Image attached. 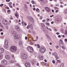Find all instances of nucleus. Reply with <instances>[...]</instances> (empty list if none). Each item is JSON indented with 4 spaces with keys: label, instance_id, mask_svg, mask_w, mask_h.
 Returning a JSON list of instances; mask_svg holds the SVG:
<instances>
[{
    "label": "nucleus",
    "instance_id": "obj_5",
    "mask_svg": "<svg viewBox=\"0 0 67 67\" xmlns=\"http://www.w3.org/2000/svg\"><path fill=\"white\" fill-rule=\"evenodd\" d=\"M3 23L5 25H7L8 24V22L6 20L4 19L3 20Z\"/></svg>",
    "mask_w": 67,
    "mask_h": 67
},
{
    "label": "nucleus",
    "instance_id": "obj_51",
    "mask_svg": "<svg viewBox=\"0 0 67 67\" xmlns=\"http://www.w3.org/2000/svg\"><path fill=\"white\" fill-rule=\"evenodd\" d=\"M60 3L61 4H64V3H63V2H60Z\"/></svg>",
    "mask_w": 67,
    "mask_h": 67
},
{
    "label": "nucleus",
    "instance_id": "obj_17",
    "mask_svg": "<svg viewBox=\"0 0 67 67\" xmlns=\"http://www.w3.org/2000/svg\"><path fill=\"white\" fill-rule=\"evenodd\" d=\"M5 57L7 59H9L10 58V57L9 55H6L5 56Z\"/></svg>",
    "mask_w": 67,
    "mask_h": 67
},
{
    "label": "nucleus",
    "instance_id": "obj_33",
    "mask_svg": "<svg viewBox=\"0 0 67 67\" xmlns=\"http://www.w3.org/2000/svg\"><path fill=\"white\" fill-rule=\"evenodd\" d=\"M57 21L58 22V23H59V22H60V20L59 19H58L57 20Z\"/></svg>",
    "mask_w": 67,
    "mask_h": 67
},
{
    "label": "nucleus",
    "instance_id": "obj_39",
    "mask_svg": "<svg viewBox=\"0 0 67 67\" xmlns=\"http://www.w3.org/2000/svg\"><path fill=\"white\" fill-rule=\"evenodd\" d=\"M64 12L65 13H67V9H66L65 10Z\"/></svg>",
    "mask_w": 67,
    "mask_h": 67
},
{
    "label": "nucleus",
    "instance_id": "obj_45",
    "mask_svg": "<svg viewBox=\"0 0 67 67\" xmlns=\"http://www.w3.org/2000/svg\"><path fill=\"white\" fill-rule=\"evenodd\" d=\"M13 7H15V4L14 3H13Z\"/></svg>",
    "mask_w": 67,
    "mask_h": 67
},
{
    "label": "nucleus",
    "instance_id": "obj_27",
    "mask_svg": "<svg viewBox=\"0 0 67 67\" xmlns=\"http://www.w3.org/2000/svg\"><path fill=\"white\" fill-rule=\"evenodd\" d=\"M46 37H47L48 38V39L49 38V37H50V36L49 35H48L47 34H46Z\"/></svg>",
    "mask_w": 67,
    "mask_h": 67
},
{
    "label": "nucleus",
    "instance_id": "obj_61",
    "mask_svg": "<svg viewBox=\"0 0 67 67\" xmlns=\"http://www.w3.org/2000/svg\"><path fill=\"white\" fill-rule=\"evenodd\" d=\"M60 37H61L60 35H59L58 36V37H59V38H60Z\"/></svg>",
    "mask_w": 67,
    "mask_h": 67
},
{
    "label": "nucleus",
    "instance_id": "obj_18",
    "mask_svg": "<svg viewBox=\"0 0 67 67\" xmlns=\"http://www.w3.org/2000/svg\"><path fill=\"white\" fill-rule=\"evenodd\" d=\"M29 18L30 19L32 22L34 21V19H33V18L31 16H29Z\"/></svg>",
    "mask_w": 67,
    "mask_h": 67
},
{
    "label": "nucleus",
    "instance_id": "obj_15",
    "mask_svg": "<svg viewBox=\"0 0 67 67\" xmlns=\"http://www.w3.org/2000/svg\"><path fill=\"white\" fill-rule=\"evenodd\" d=\"M4 52V49L3 48L0 49V54H2Z\"/></svg>",
    "mask_w": 67,
    "mask_h": 67
},
{
    "label": "nucleus",
    "instance_id": "obj_46",
    "mask_svg": "<svg viewBox=\"0 0 67 67\" xmlns=\"http://www.w3.org/2000/svg\"><path fill=\"white\" fill-rule=\"evenodd\" d=\"M56 48H58V47H59V46H56Z\"/></svg>",
    "mask_w": 67,
    "mask_h": 67
},
{
    "label": "nucleus",
    "instance_id": "obj_25",
    "mask_svg": "<svg viewBox=\"0 0 67 67\" xmlns=\"http://www.w3.org/2000/svg\"><path fill=\"white\" fill-rule=\"evenodd\" d=\"M3 58V55H2L0 54V60Z\"/></svg>",
    "mask_w": 67,
    "mask_h": 67
},
{
    "label": "nucleus",
    "instance_id": "obj_48",
    "mask_svg": "<svg viewBox=\"0 0 67 67\" xmlns=\"http://www.w3.org/2000/svg\"><path fill=\"white\" fill-rule=\"evenodd\" d=\"M28 32L29 33H31V30H29L28 31Z\"/></svg>",
    "mask_w": 67,
    "mask_h": 67
},
{
    "label": "nucleus",
    "instance_id": "obj_57",
    "mask_svg": "<svg viewBox=\"0 0 67 67\" xmlns=\"http://www.w3.org/2000/svg\"><path fill=\"white\" fill-rule=\"evenodd\" d=\"M62 48L63 49H65V47L64 46L62 47Z\"/></svg>",
    "mask_w": 67,
    "mask_h": 67
},
{
    "label": "nucleus",
    "instance_id": "obj_1",
    "mask_svg": "<svg viewBox=\"0 0 67 67\" xmlns=\"http://www.w3.org/2000/svg\"><path fill=\"white\" fill-rule=\"evenodd\" d=\"M10 50L12 52H15L17 50V47L16 46H13L10 47Z\"/></svg>",
    "mask_w": 67,
    "mask_h": 67
},
{
    "label": "nucleus",
    "instance_id": "obj_9",
    "mask_svg": "<svg viewBox=\"0 0 67 67\" xmlns=\"http://www.w3.org/2000/svg\"><path fill=\"white\" fill-rule=\"evenodd\" d=\"M25 65L26 67H29L31 66V64L29 63H25Z\"/></svg>",
    "mask_w": 67,
    "mask_h": 67
},
{
    "label": "nucleus",
    "instance_id": "obj_23",
    "mask_svg": "<svg viewBox=\"0 0 67 67\" xmlns=\"http://www.w3.org/2000/svg\"><path fill=\"white\" fill-rule=\"evenodd\" d=\"M59 45L60 46V47H62V46H63V43H62L60 42L59 43Z\"/></svg>",
    "mask_w": 67,
    "mask_h": 67
},
{
    "label": "nucleus",
    "instance_id": "obj_55",
    "mask_svg": "<svg viewBox=\"0 0 67 67\" xmlns=\"http://www.w3.org/2000/svg\"><path fill=\"white\" fill-rule=\"evenodd\" d=\"M54 30L55 31H57V29L56 28H55L54 29Z\"/></svg>",
    "mask_w": 67,
    "mask_h": 67
},
{
    "label": "nucleus",
    "instance_id": "obj_32",
    "mask_svg": "<svg viewBox=\"0 0 67 67\" xmlns=\"http://www.w3.org/2000/svg\"><path fill=\"white\" fill-rule=\"evenodd\" d=\"M0 67H5V66L1 64L0 65Z\"/></svg>",
    "mask_w": 67,
    "mask_h": 67
},
{
    "label": "nucleus",
    "instance_id": "obj_3",
    "mask_svg": "<svg viewBox=\"0 0 67 67\" xmlns=\"http://www.w3.org/2000/svg\"><path fill=\"white\" fill-rule=\"evenodd\" d=\"M27 49L28 51L31 53H32V52H33V51H34L33 48L30 46L27 47Z\"/></svg>",
    "mask_w": 67,
    "mask_h": 67
},
{
    "label": "nucleus",
    "instance_id": "obj_42",
    "mask_svg": "<svg viewBox=\"0 0 67 67\" xmlns=\"http://www.w3.org/2000/svg\"><path fill=\"white\" fill-rule=\"evenodd\" d=\"M52 62L53 64H55V60H53Z\"/></svg>",
    "mask_w": 67,
    "mask_h": 67
},
{
    "label": "nucleus",
    "instance_id": "obj_20",
    "mask_svg": "<svg viewBox=\"0 0 67 67\" xmlns=\"http://www.w3.org/2000/svg\"><path fill=\"white\" fill-rule=\"evenodd\" d=\"M12 3H9V6L11 8H12L13 7H12Z\"/></svg>",
    "mask_w": 67,
    "mask_h": 67
},
{
    "label": "nucleus",
    "instance_id": "obj_8",
    "mask_svg": "<svg viewBox=\"0 0 67 67\" xmlns=\"http://www.w3.org/2000/svg\"><path fill=\"white\" fill-rule=\"evenodd\" d=\"M1 64L4 65H6L7 64V61L5 60H3L1 61Z\"/></svg>",
    "mask_w": 67,
    "mask_h": 67
},
{
    "label": "nucleus",
    "instance_id": "obj_56",
    "mask_svg": "<svg viewBox=\"0 0 67 67\" xmlns=\"http://www.w3.org/2000/svg\"><path fill=\"white\" fill-rule=\"evenodd\" d=\"M36 40H37V39H38V36H36Z\"/></svg>",
    "mask_w": 67,
    "mask_h": 67
},
{
    "label": "nucleus",
    "instance_id": "obj_62",
    "mask_svg": "<svg viewBox=\"0 0 67 67\" xmlns=\"http://www.w3.org/2000/svg\"><path fill=\"white\" fill-rule=\"evenodd\" d=\"M0 31L1 32L2 31V29H0Z\"/></svg>",
    "mask_w": 67,
    "mask_h": 67
},
{
    "label": "nucleus",
    "instance_id": "obj_16",
    "mask_svg": "<svg viewBox=\"0 0 67 67\" xmlns=\"http://www.w3.org/2000/svg\"><path fill=\"white\" fill-rule=\"evenodd\" d=\"M19 44L20 46H22L23 45V42L20 41L19 42Z\"/></svg>",
    "mask_w": 67,
    "mask_h": 67
},
{
    "label": "nucleus",
    "instance_id": "obj_53",
    "mask_svg": "<svg viewBox=\"0 0 67 67\" xmlns=\"http://www.w3.org/2000/svg\"><path fill=\"white\" fill-rule=\"evenodd\" d=\"M36 10V9L35 8H34L33 9V10H34V11H35Z\"/></svg>",
    "mask_w": 67,
    "mask_h": 67
},
{
    "label": "nucleus",
    "instance_id": "obj_21",
    "mask_svg": "<svg viewBox=\"0 0 67 67\" xmlns=\"http://www.w3.org/2000/svg\"><path fill=\"white\" fill-rule=\"evenodd\" d=\"M52 55L55 56H57V55H58V54L56 53H52Z\"/></svg>",
    "mask_w": 67,
    "mask_h": 67
},
{
    "label": "nucleus",
    "instance_id": "obj_59",
    "mask_svg": "<svg viewBox=\"0 0 67 67\" xmlns=\"http://www.w3.org/2000/svg\"><path fill=\"white\" fill-rule=\"evenodd\" d=\"M65 42H67V39H65Z\"/></svg>",
    "mask_w": 67,
    "mask_h": 67
},
{
    "label": "nucleus",
    "instance_id": "obj_47",
    "mask_svg": "<svg viewBox=\"0 0 67 67\" xmlns=\"http://www.w3.org/2000/svg\"><path fill=\"white\" fill-rule=\"evenodd\" d=\"M42 22H45V20L44 19L42 20Z\"/></svg>",
    "mask_w": 67,
    "mask_h": 67
},
{
    "label": "nucleus",
    "instance_id": "obj_35",
    "mask_svg": "<svg viewBox=\"0 0 67 67\" xmlns=\"http://www.w3.org/2000/svg\"><path fill=\"white\" fill-rule=\"evenodd\" d=\"M31 3L33 4H35V2H34V1H31Z\"/></svg>",
    "mask_w": 67,
    "mask_h": 67
},
{
    "label": "nucleus",
    "instance_id": "obj_22",
    "mask_svg": "<svg viewBox=\"0 0 67 67\" xmlns=\"http://www.w3.org/2000/svg\"><path fill=\"white\" fill-rule=\"evenodd\" d=\"M24 23V24L25 25V26H26V25H27V24H26V23L25 22L24 23V22L23 21L22 23H21V24L22 25H23V26H24V25H23V24Z\"/></svg>",
    "mask_w": 67,
    "mask_h": 67
},
{
    "label": "nucleus",
    "instance_id": "obj_2",
    "mask_svg": "<svg viewBox=\"0 0 67 67\" xmlns=\"http://www.w3.org/2000/svg\"><path fill=\"white\" fill-rule=\"evenodd\" d=\"M46 48L44 47H42L40 49V51L41 53H44L46 51Z\"/></svg>",
    "mask_w": 67,
    "mask_h": 67
},
{
    "label": "nucleus",
    "instance_id": "obj_37",
    "mask_svg": "<svg viewBox=\"0 0 67 67\" xmlns=\"http://www.w3.org/2000/svg\"><path fill=\"white\" fill-rule=\"evenodd\" d=\"M0 26H1V27L3 28V26L2 25V24L1 23H0Z\"/></svg>",
    "mask_w": 67,
    "mask_h": 67
},
{
    "label": "nucleus",
    "instance_id": "obj_6",
    "mask_svg": "<svg viewBox=\"0 0 67 67\" xmlns=\"http://www.w3.org/2000/svg\"><path fill=\"white\" fill-rule=\"evenodd\" d=\"M5 47L6 48H9V46L8 45V41L6 40H5Z\"/></svg>",
    "mask_w": 67,
    "mask_h": 67
},
{
    "label": "nucleus",
    "instance_id": "obj_38",
    "mask_svg": "<svg viewBox=\"0 0 67 67\" xmlns=\"http://www.w3.org/2000/svg\"><path fill=\"white\" fill-rule=\"evenodd\" d=\"M46 29H48V30H49V31H51V29H48V27H46Z\"/></svg>",
    "mask_w": 67,
    "mask_h": 67
},
{
    "label": "nucleus",
    "instance_id": "obj_43",
    "mask_svg": "<svg viewBox=\"0 0 67 67\" xmlns=\"http://www.w3.org/2000/svg\"><path fill=\"white\" fill-rule=\"evenodd\" d=\"M43 16H41L40 17V19L41 20L42 19H43Z\"/></svg>",
    "mask_w": 67,
    "mask_h": 67
},
{
    "label": "nucleus",
    "instance_id": "obj_14",
    "mask_svg": "<svg viewBox=\"0 0 67 67\" xmlns=\"http://www.w3.org/2000/svg\"><path fill=\"white\" fill-rule=\"evenodd\" d=\"M45 9L47 11V12H50V9L48 8V7H46Z\"/></svg>",
    "mask_w": 67,
    "mask_h": 67
},
{
    "label": "nucleus",
    "instance_id": "obj_30",
    "mask_svg": "<svg viewBox=\"0 0 67 67\" xmlns=\"http://www.w3.org/2000/svg\"><path fill=\"white\" fill-rule=\"evenodd\" d=\"M65 34L66 35L67 34V29H66L65 30Z\"/></svg>",
    "mask_w": 67,
    "mask_h": 67
},
{
    "label": "nucleus",
    "instance_id": "obj_13",
    "mask_svg": "<svg viewBox=\"0 0 67 67\" xmlns=\"http://www.w3.org/2000/svg\"><path fill=\"white\" fill-rule=\"evenodd\" d=\"M15 30L17 31H19L20 29V28L18 26H16L15 27Z\"/></svg>",
    "mask_w": 67,
    "mask_h": 67
},
{
    "label": "nucleus",
    "instance_id": "obj_58",
    "mask_svg": "<svg viewBox=\"0 0 67 67\" xmlns=\"http://www.w3.org/2000/svg\"><path fill=\"white\" fill-rule=\"evenodd\" d=\"M10 10H7V12H10Z\"/></svg>",
    "mask_w": 67,
    "mask_h": 67
},
{
    "label": "nucleus",
    "instance_id": "obj_4",
    "mask_svg": "<svg viewBox=\"0 0 67 67\" xmlns=\"http://www.w3.org/2000/svg\"><path fill=\"white\" fill-rule=\"evenodd\" d=\"M27 29H29L30 28L31 30H33V25L32 24H30V23L28 24V25L27 27Z\"/></svg>",
    "mask_w": 67,
    "mask_h": 67
},
{
    "label": "nucleus",
    "instance_id": "obj_11",
    "mask_svg": "<svg viewBox=\"0 0 67 67\" xmlns=\"http://www.w3.org/2000/svg\"><path fill=\"white\" fill-rule=\"evenodd\" d=\"M15 16L16 17L17 19L19 18V13L18 12H16L15 14Z\"/></svg>",
    "mask_w": 67,
    "mask_h": 67
},
{
    "label": "nucleus",
    "instance_id": "obj_7",
    "mask_svg": "<svg viewBox=\"0 0 67 67\" xmlns=\"http://www.w3.org/2000/svg\"><path fill=\"white\" fill-rule=\"evenodd\" d=\"M21 58L22 59H25L27 58V55L25 54H22L21 56Z\"/></svg>",
    "mask_w": 67,
    "mask_h": 67
},
{
    "label": "nucleus",
    "instance_id": "obj_49",
    "mask_svg": "<svg viewBox=\"0 0 67 67\" xmlns=\"http://www.w3.org/2000/svg\"><path fill=\"white\" fill-rule=\"evenodd\" d=\"M25 39L26 40H27V37H25Z\"/></svg>",
    "mask_w": 67,
    "mask_h": 67
},
{
    "label": "nucleus",
    "instance_id": "obj_54",
    "mask_svg": "<svg viewBox=\"0 0 67 67\" xmlns=\"http://www.w3.org/2000/svg\"><path fill=\"white\" fill-rule=\"evenodd\" d=\"M60 33L59 32H57L56 33V34H57V35H59V34Z\"/></svg>",
    "mask_w": 67,
    "mask_h": 67
},
{
    "label": "nucleus",
    "instance_id": "obj_40",
    "mask_svg": "<svg viewBox=\"0 0 67 67\" xmlns=\"http://www.w3.org/2000/svg\"><path fill=\"white\" fill-rule=\"evenodd\" d=\"M3 5H4V4H2L0 5V6L1 7H2L3 6Z\"/></svg>",
    "mask_w": 67,
    "mask_h": 67
},
{
    "label": "nucleus",
    "instance_id": "obj_64",
    "mask_svg": "<svg viewBox=\"0 0 67 67\" xmlns=\"http://www.w3.org/2000/svg\"><path fill=\"white\" fill-rule=\"evenodd\" d=\"M30 7H32V4H30Z\"/></svg>",
    "mask_w": 67,
    "mask_h": 67
},
{
    "label": "nucleus",
    "instance_id": "obj_19",
    "mask_svg": "<svg viewBox=\"0 0 67 67\" xmlns=\"http://www.w3.org/2000/svg\"><path fill=\"white\" fill-rule=\"evenodd\" d=\"M43 31L44 32H45V33H47L48 32L47 30L46 29H43Z\"/></svg>",
    "mask_w": 67,
    "mask_h": 67
},
{
    "label": "nucleus",
    "instance_id": "obj_41",
    "mask_svg": "<svg viewBox=\"0 0 67 67\" xmlns=\"http://www.w3.org/2000/svg\"><path fill=\"white\" fill-rule=\"evenodd\" d=\"M56 60H57L58 63H60V61L59 60H57V59H56Z\"/></svg>",
    "mask_w": 67,
    "mask_h": 67
},
{
    "label": "nucleus",
    "instance_id": "obj_26",
    "mask_svg": "<svg viewBox=\"0 0 67 67\" xmlns=\"http://www.w3.org/2000/svg\"><path fill=\"white\" fill-rule=\"evenodd\" d=\"M41 24L42 27H45V25L43 23H41Z\"/></svg>",
    "mask_w": 67,
    "mask_h": 67
},
{
    "label": "nucleus",
    "instance_id": "obj_50",
    "mask_svg": "<svg viewBox=\"0 0 67 67\" xmlns=\"http://www.w3.org/2000/svg\"><path fill=\"white\" fill-rule=\"evenodd\" d=\"M6 27L7 28V29H9V27H8V26H6Z\"/></svg>",
    "mask_w": 67,
    "mask_h": 67
},
{
    "label": "nucleus",
    "instance_id": "obj_29",
    "mask_svg": "<svg viewBox=\"0 0 67 67\" xmlns=\"http://www.w3.org/2000/svg\"><path fill=\"white\" fill-rule=\"evenodd\" d=\"M55 57L56 58V59H59V57H58V54L57 55H56V56H55Z\"/></svg>",
    "mask_w": 67,
    "mask_h": 67
},
{
    "label": "nucleus",
    "instance_id": "obj_31",
    "mask_svg": "<svg viewBox=\"0 0 67 67\" xmlns=\"http://www.w3.org/2000/svg\"><path fill=\"white\" fill-rule=\"evenodd\" d=\"M30 44L31 45H34V43L33 42H30Z\"/></svg>",
    "mask_w": 67,
    "mask_h": 67
},
{
    "label": "nucleus",
    "instance_id": "obj_10",
    "mask_svg": "<svg viewBox=\"0 0 67 67\" xmlns=\"http://www.w3.org/2000/svg\"><path fill=\"white\" fill-rule=\"evenodd\" d=\"M38 58L40 60H43L44 59V57L43 55H40L39 56Z\"/></svg>",
    "mask_w": 67,
    "mask_h": 67
},
{
    "label": "nucleus",
    "instance_id": "obj_34",
    "mask_svg": "<svg viewBox=\"0 0 67 67\" xmlns=\"http://www.w3.org/2000/svg\"><path fill=\"white\" fill-rule=\"evenodd\" d=\"M60 67H64V64H62L60 66Z\"/></svg>",
    "mask_w": 67,
    "mask_h": 67
},
{
    "label": "nucleus",
    "instance_id": "obj_24",
    "mask_svg": "<svg viewBox=\"0 0 67 67\" xmlns=\"http://www.w3.org/2000/svg\"><path fill=\"white\" fill-rule=\"evenodd\" d=\"M36 11L37 12V13H40V9H38V8H37L36 9Z\"/></svg>",
    "mask_w": 67,
    "mask_h": 67
},
{
    "label": "nucleus",
    "instance_id": "obj_52",
    "mask_svg": "<svg viewBox=\"0 0 67 67\" xmlns=\"http://www.w3.org/2000/svg\"><path fill=\"white\" fill-rule=\"evenodd\" d=\"M10 1V0H6V2H9Z\"/></svg>",
    "mask_w": 67,
    "mask_h": 67
},
{
    "label": "nucleus",
    "instance_id": "obj_36",
    "mask_svg": "<svg viewBox=\"0 0 67 67\" xmlns=\"http://www.w3.org/2000/svg\"><path fill=\"white\" fill-rule=\"evenodd\" d=\"M37 46L38 48H40V44H37Z\"/></svg>",
    "mask_w": 67,
    "mask_h": 67
},
{
    "label": "nucleus",
    "instance_id": "obj_63",
    "mask_svg": "<svg viewBox=\"0 0 67 67\" xmlns=\"http://www.w3.org/2000/svg\"><path fill=\"white\" fill-rule=\"evenodd\" d=\"M1 35H3V33L1 32Z\"/></svg>",
    "mask_w": 67,
    "mask_h": 67
},
{
    "label": "nucleus",
    "instance_id": "obj_60",
    "mask_svg": "<svg viewBox=\"0 0 67 67\" xmlns=\"http://www.w3.org/2000/svg\"><path fill=\"white\" fill-rule=\"evenodd\" d=\"M37 66H38V65H39V63H37Z\"/></svg>",
    "mask_w": 67,
    "mask_h": 67
},
{
    "label": "nucleus",
    "instance_id": "obj_44",
    "mask_svg": "<svg viewBox=\"0 0 67 67\" xmlns=\"http://www.w3.org/2000/svg\"><path fill=\"white\" fill-rule=\"evenodd\" d=\"M46 25H48V26L49 25V24L48 23H46Z\"/></svg>",
    "mask_w": 67,
    "mask_h": 67
},
{
    "label": "nucleus",
    "instance_id": "obj_12",
    "mask_svg": "<svg viewBox=\"0 0 67 67\" xmlns=\"http://www.w3.org/2000/svg\"><path fill=\"white\" fill-rule=\"evenodd\" d=\"M14 37L15 39H17V38H18V35H16V34H14Z\"/></svg>",
    "mask_w": 67,
    "mask_h": 67
},
{
    "label": "nucleus",
    "instance_id": "obj_28",
    "mask_svg": "<svg viewBox=\"0 0 67 67\" xmlns=\"http://www.w3.org/2000/svg\"><path fill=\"white\" fill-rule=\"evenodd\" d=\"M43 65H45L46 66H47V65H48V64L45 63H43Z\"/></svg>",
    "mask_w": 67,
    "mask_h": 67
}]
</instances>
